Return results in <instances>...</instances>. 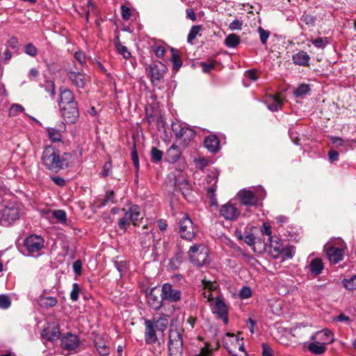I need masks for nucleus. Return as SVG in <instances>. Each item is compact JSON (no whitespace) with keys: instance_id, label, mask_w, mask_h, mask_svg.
Masks as SVG:
<instances>
[{"instance_id":"54","label":"nucleus","mask_w":356,"mask_h":356,"mask_svg":"<svg viewBox=\"0 0 356 356\" xmlns=\"http://www.w3.org/2000/svg\"><path fill=\"white\" fill-rule=\"evenodd\" d=\"M212 350L209 348V344L206 343L204 347L200 348L199 352L195 354V356H210Z\"/></svg>"},{"instance_id":"58","label":"nucleus","mask_w":356,"mask_h":356,"mask_svg":"<svg viewBox=\"0 0 356 356\" xmlns=\"http://www.w3.org/2000/svg\"><path fill=\"white\" fill-rule=\"evenodd\" d=\"M242 25H243V22L238 19H236L232 22H231L229 24V28L232 31L241 30L242 28Z\"/></svg>"},{"instance_id":"23","label":"nucleus","mask_w":356,"mask_h":356,"mask_svg":"<svg viewBox=\"0 0 356 356\" xmlns=\"http://www.w3.org/2000/svg\"><path fill=\"white\" fill-rule=\"evenodd\" d=\"M67 76L72 83L79 88H83L86 83V75L79 72L70 71Z\"/></svg>"},{"instance_id":"27","label":"nucleus","mask_w":356,"mask_h":356,"mask_svg":"<svg viewBox=\"0 0 356 356\" xmlns=\"http://www.w3.org/2000/svg\"><path fill=\"white\" fill-rule=\"evenodd\" d=\"M310 57L309 54L304 51H300L292 56V60L295 65L300 66H309Z\"/></svg>"},{"instance_id":"51","label":"nucleus","mask_w":356,"mask_h":356,"mask_svg":"<svg viewBox=\"0 0 356 356\" xmlns=\"http://www.w3.org/2000/svg\"><path fill=\"white\" fill-rule=\"evenodd\" d=\"M258 32L261 42L262 44H266L270 35L269 31L264 29L262 27H259Z\"/></svg>"},{"instance_id":"13","label":"nucleus","mask_w":356,"mask_h":356,"mask_svg":"<svg viewBox=\"0 0 356 356\" xmlns=\"http://www.w3.org/2000/svg\"><path fill=\"white\" fill-rule=\"evenodd\" d=\"M241 204L245 206H257L259 203V197L252 191L243 189L238 193Z\"/></svg>"},{"instance_id":"59","label":"nucleus","mask_w":356,"mask_h":356,"mask_svg":"<svg viewBox=\"0 0 356 356\" xmlns=\"http://www.w3.org/2000/svg\"><path fill=\"white\" fill-rule=\"evenodd\" d=\"M50 178H51V180L52 181H54V183L58 186L63 187L66 184L65 180L60 176L54 175V176H51Z\"/></svg>"},{"instance_id":"63","label":"nucleus","mask_w":356,"mask_h":356,"mask_svg":"<svg viewBox=\"0 0 356 356\" xmlns=\"http://www.w3.org/2000/svg\"><path fill=\"white\" fill-rule=\"evenodd\" d=\"M328 158L330 163H333L339 159V152L333 149H331L328 152Z\"/></svg>"},{"instance_id":"26","label":"nucleus","mask_w":356,"mask_h":356,"mask_svg":"<svg viewBox=\"0 0 356 356\" xmlns=\"http://www.w3.org/2000/svg\"><path fill=\"white\" fill-rule=\"evenodd\" d=\"M204 146L211 152L215 153L220 149V141L215 135H210L204 139Z\"/></svg>"},{"instance_id":"60","label":"nucleus","mask_w":356,"mask_h":356,"mask_svg":"<svg viewBox=\"0 0 356 356\" xmlns=\"http://www.w3.org/2000/svg\"><path fill=\"white\" fill-rule=\"evenodd\" d=\"M121 13H122V17L123 19L127 20L130 18L131 10L128 7H127L125 6H121Z\"/></svg>"},{"instance_id":"46","label":"nucleus","mask_w":356,"mask_h":356,"mask_svg":"<svg viewBox=\"0 0 356 356\" xmlns=\"http://www.w3.org/2000/svg\"><path fill=\"white\" fill-rule=\"evenodd\" d=\"M116 48L119 54H120L125 59H128L131 56V53L128 51L127 48L122 45L119 39H118V42L116 43Z\"/></svg>"},{"instance_id":"8","label":"nucleus","mask_w":356,"mask_h":356,"mask_svg":"<svg viewBox=\"0 0 356 356\" xmlns=\"http://www.w3.org/2000/svg\"><path fill=\"white\" fill-rule=\"evenodd\" d=\"M147 300L148 305L152 309L155 311L159 310L164 302L161 296V290L157 286L152 288L147 294Z\"/></svg>"},{"instance_id":"11","label":"nucleus","mask_w":356,"mask_h":356,"mask_svg":"<svg viewBox=\"0 0 356 356\" xmlns=\"http://www.w3.org/2000/svg\"><path fill=\"white\" fill-rule=\"evenodd\" d=\"M170 309L171 310L169 314H163L159 317H154L152 319L149 320V321L153 324V327L156 328L158 332L163 334L167 329L168 325V318L173 314L175 307L172 305L170 307Z\"/></svg>"},{"instance_id":"45","label":"nucleus","mask_w":356,"mask_h":356,"mask_svg":"<svg viewBox=\"0 0 356 356\" xmlns=\"http://www.w3.org/2000/svg\"><path fill=\"white\" fill-rule=\"evenodd\" d=\"M24 111V108L19 104H13L10 109L8 115L10 117L17 116L19 113H22Z\"/></svg>"},{"instance_id":"25","label":"nucleus","mask_w":356,"mask_h":356,"mask_svg":"<svg viewBox=\"0 0 356 356\" xmlns=\"http://www.w3.org/2000/svg\"><path fill=\"white\" fill-rule=\"evenodd\" d=\"M76 103L73 92L69 89H61L60 93L59 107Z\"/></svg>"},{"instance_id":"53","label":"nucleus","mask_w":356,"mask_h":356,"mask_svg":"<svg viewBox=\"0 0 356 356\" xmlns=\"http://www.w3.org/2000/svg\"><path fill=\"white\" fill-rule=\"evenodd\" d=\"M45 90L49 93L51 96H54L55 95V85L54 82L52 81H47L44 85Z\"/></svg>"},{"instance_id":"30","label":"nucleus","mask_w":356,"mask_h":356,"mask_svg":"<svg viewBox=\"0 0 356 356\" xmlns=\"http://www.w3.org/2000/svg\"><path fill=\"white\" fill-rule=\"evenodd\" d=\"M313 341L314 342L310 343L308 345V350L315 355H321L324 353L326 350L325 344L318 340Z\"/></svg>"},{"instance_id":"41","label":"nucleus","mask_w":356,"mask_h":356,"mask_svg":"<svg viewBox=\"0 0 356 356\" xmlns=\"http://www.w3.org/2000/svg\"><path fill=\"white\" fill-rule=\"evenodd\" d=\"M280 257L282 260L291 259L293 257V248L291 246H284L283 249L281 250Z\"/></svg>"},{"instance_id":"22","label":"nucleus","mask_w":356,"mask_h":356,"mask_svg":"<svg viewBox=\"0 0 356 356\" xmlns=\"http://www.w3.org/2000/svg\"><path fill=\"white\" fill-rule=\"evenodd\" d=\"M129 218L134 226H139L140 221L143 220L142 213L140 207L136 204L131 205L129 210L127 211Z\"/></svg>"},{"instance_id":"1","label":"nucleus","mask_w":356,"mask_h":356,"mask_svg":"<svg viewBox=\"0 0 356 356\" xmlns=\"http://www.w3.org/2000/svg\"><path fill=\"white\" fill-rule=\"evenodd\" d=\"M72 155L65 152L61 154L56 147L49 145L46 147L42 154L41 160L43 165L53 172L67 168L72 163Z\"/></svg>"},{"instance_id":"40","label":"nucleus","mask_w":356,"mask_h":356,"mask_svg":"<svg viewBox=\"0 0 356 356\" xmlns=\"http://www.w3.org/2000/svg\"><path fill=\"white\" fill-rule=\"evenodd\" d=\"M47 132L49 137L52 142L61 140L62 136L60 131L57 130L55 128L49 127L47 129Z\"/></svg>"},{"instance_id":"32","label":"nucleus","mask_w":356,"mask_h":356,"mask_svg":"<svg viewBox=\"0 0 356 356\" xmlns=\"http://www.w3.org/2000/svg\"><path fill=\"white\" fill-rule=\"evenodd\" d=\"M323 269V264L318 258L312 259L309 264V270L312 274L318 275L321 273Z\"/></svg>"},{"instance_id":"43","label":"nucleus","mask_w":356,"mask_h":356,"mask_svg":"<svg viewBox=\"0 0 356 356\" xmlns=\"http://www.w3.org/2000/svg\"><path fill=\"white\" fill-rule=\"evenodd\" d=\"M344 287L349 290H356V275L353 276L350 279H344L343 280Z\"/></svg>"},{"instance_id":"39","label":"nucleus","mask_w":356,"mask_h":356,"mask_svg":"<svg viewBox=\"0 0 356 356\" xmlns=\"http://www.w3.org/2000/svg\"><path fill=\"white\" fill-rule=\"evenodd\" d=\"M284 246L279 242L275 241L274 243L270 244V254L273 258H280V253Z\"/></svg>"},{"instance_id":"56","label":"nucleus","mask_w":356,"mask_h":356,"mask_svg":"<svg viewBox=\"0 0 356 356\" xmlns=\"http://www.w3.org/2000/svg\"><path fill=\"white\" fill-rule=\"evenodd\" d=\"M115 193L113 191H108L106 193L105 198L103 200L102 205L104 206L108 202H114Z\"/></svg>"},{"instance_id":"17","label":"nucleus","mask_w":356,"mask_h":356,"mask_svg":"<svg viewBox=\"0 0 356 356\" xmlns=\"http://www.w3.org/2000/svg\"><path fill=\"white\" fill-rule=\"evenodd\" d=\"M312 341H320L323 344H329L334 341L333 333L328 329H324L316 332L310 337Z\"/></svg>"},{"instance_id":"6","label":"nucleus","mask_w":356,"mask_h":356,"mask_svg":"<svg viewBox=\"0 0 356 356\" xmlns=\"http://www.w3.org/2000/svg\"><path fill=\"white\" fill-rule=\"evenodd\" d=\"M179 233L181 237L188 241H192L195 238L198 228L194 225L192 220L188 215L185 214L184 217L178 222Z\"/></svg>"},{"instance_id":"16","label":"nucleus","mask_w":356,"mask_h":356,"mask_svg":"<svg viewBox=\"0 0 356 356\" xmlns=\"http://www.w3.org/2000/svg\"><path fill=\"white\" fill-rule=\"evenodd\" d=\"M207 183L212 184L211 186H208L207 188V195L209 197L211 204L212 205H217V199L215 197V192L216 191V183L218 181V175L215 173L209 175L206 177Z\"/></svg>"},{"instance_id":"48","label":"nucleus","mask_w":356,"mask_h":356,"mask_svg":"<svg viewBox=\"0 0 356 356\" xmlns=\"http://www.w3.org/2000/svg\"><path fill=\"white\" fill-rule=\"evenodd\" d=\"M312 43L317 48L324 49L325 45L328 43L327 38H317L311 40Z\"/></svg>"},{"instance_id":"5","label":"nucleus","mask_w":356,"mask_h":356,"mask_svg":"<svg viewBox=\"0 0 356 356\" xmlns=\"http://www.w3.org/2000/svg\"><path fill=\"white\" fill-rule=\"evenodd\" d=\"M191 263L198 267L203 266L208 262V249L202 245H194L188 252Z\"/></svg>"},{"instance_id":"38","label":"nucleus","mask_w":356,"mask_h":356,"mask_svg":"<svg viewBox=\"0 0 356 356\" xmlns=\"http://www.w3.org/2000/svg\"><path fill=\"white\" fill-rule=\"evenodd\" d=\"M122 211H124V216L119 219L118 225L120 229L124 230V232L127 230V226L131 223L129 218V214L126 209H123Z\"/></svg>"},{"instance_id":"47","label":"nucleus","mask_w":356,"mask_h":356,"mask_svg":"<svg viewBox=\"0 0 356 356\" xmlns=\"http://www.w3.org/2000/svg\"><path fill=\"white\" fill-rule=\"evenodd\" d=\"M152 160L154 162H159L163 157V152L155 147H152L150 151Z\"/></svg>"},{"instance_id":"64","label":"nucleus","mask_w":356,"mask_h":356,"mask_svg":"<svg viewBox=\"0 0 356 356\" xmlns=\"http://www.w3.org/2000/svg\"><path fill=\"white\" fill-rule=\"evenodd\" d=\"M154 51L158 58H162L165 55V49L163 47L157 46L154 47Z\"/></svg>"},{"instance_id":"29","label":"nucleus","mask_w":356,"mask_h":356,"mask_svg":"<svg viewBox=\"0 0 356 356\" xmlns=\"http://www.w3.org/2000/svg\"><path fill=\"white\" fill-rule=\"evenodd\" d=\"M265 103L268 108L271 111H277L281 108L282 105V100L277 95H270L266 97Z\"/></svg>"},{"instance_id":"35","label":"nucleus","mask_w":356,"mask_h":356,"mask_svg":"<svg viewBox=\"0 0 356 356\" xmlns=\"http://www.w3.org/2000/svg\"><path fill=\"white\" fill-rule=\"evenodd\" d=\"M49 213L55 218L58 222L65 224L67 221L66 212L62 209H57L54 211H49Z\"/></svg>"},{"instance_id":"7","label":"nucleus","mask_w":356,"mask_h":356,"mask_svg":"<svg viewBox=\"0 0 356 356\" xmlns=\"http://www.w3.org/2000/svg\"><path fill=\"white\" fill-rule=\"evenodd\" d=\"M24 246L27 251V255L38 256L44 247V241L41 236L32 234L24 239Z\"/></svg>"},{"instance_id":"14","label":"nucleus","mask_w":356,"mask_h":356,"mask_svg":"<svg viewBox=\"0 0 356 356\" xmlns=\"http://www.w3.org/2000/svg\"><path fill=\"white\" fill-rule=\"evenodd\" d=\"M220 213L225 219L234 220L238 217L241 212L234 204L228 202L221 207Z\"/></svg>"},{"instance_id":"50","label":"nucleus","mask_w":356,"mask_h":356,"mask_svg":"<svg viewBox=\"0 0 356 356\" xmlns=\"http://www.w3.org/2000/svg\"><path fill=\"white\" fill-rule=\"evenodd\" d=\"M24 52L31 57H35L38 54V49L32 43H29L24 47Z\"/></svg>"},{"instance_id":"33","label":"nucleus","mask_w":356,"mask_h":356,"mask_svg":"<svg viewBox=\"0 0 356 356\" xmlns=\"http://www.w3.org/2000/svg\"><path fill=\"white\" fill-rule=\"evenodd\" d=\"M58 303L56 298L53 296L40 297L39 299V305L42 307H53Z\"/></svg>"},{"instance_id":"37","label":"nucleus","mask_w":356,"mask_h":356,"mask_svg":"<svg viewBox=\"0 0 356 356\" xmlns=\"http://www.w3.org/2000/svg\"><path fill=\"white\" fill-rule=\"evenodd\" d=\"M310 86L309 84H300L294 91L293 95L296 97H303L310 91Z\"/></svg>"},{"instance_id":"20","label":"nucleus","mask_w":356,"mask_h":356,"mask_svg":"<svg viewBox=\"0 0 356 356\" xmlns=\"http://www.w3.org/2000/svg\"><path fill=\"white\" fill-rule=\"evenodd\" d=\"M202 284L203 286L202 295L209 302H213L214 298L213 293L216 292L218 289L217 284L211 281H207L205 279L202 280Z\"/></svg>"},{"instance_id":"10","label":"nucleus","mask_w":356,"mask_h":356,"mask_svg":"<svg viewBox=\"0 0 356 356\" xmlns=\"http://www.w3.org/2000/svg\"><path fill=\"white\" fill-rule=\"evenodd\" d=\"M62 116L67 123L74 124L79 118V111L77 103H72L60 107Z\"/></svg>"},{"instance_id":"28","label":"nucleus","mask_w":356,"mask_h":356,"mask_svg":"<svg viewBox=\"0 0 356 356\" xmlns=\"http://www.w3.org/2000/svg\"><path fill=\"white\" fill-rule=\"evenodd\" d=\"M181 154V150L177 145L174 143L166 152V160L169 163H175L179 160Z\"/></svg>"},{"instance_id":"3","label":"nucleus","mask_w":356,"mask_h":356,"mask_svg":"<svg viewBox=\"0 0 356 356\" xmlns=\"http://www.w3.org/2000/svg\"><path fill=\"white\" fill-rule=\"evenodd\" d=\"M184 330L170 329L168 334V355L182 356L184 353Z\"/></svg>"},{"instance_id":"12","label":"nucleus","mask_w":356,"mask_h":356,"mask_svg":"<svg viewBox=\"0 0 356 356\" xmlns=\"http://www.w3.org/2000/svg\"><path fill=\"white\" fill-rule=\"evenodd\" d=\"M211 309L213 313L216 314L218 318L222 319L225 324L228 323V309L221 298L218 297L215 298Z\"/></svg>"},{"instance_id":"44","label":"nucleus","mask_w":356,"mask_h":356,"mask_svg":"<svg viewBox=\"0 0 356 356\" xmlns=\"http://www.w3.org/2000/svg\"><path fill=\"white\" fill-rule=\"evenodd\" d=\"M172 62L173 63V68L176 70L179 69L181 66L182 65V61L178 55V54L176 52L175 49H172Z\"/></svg>"},{"instance_id":"42","label":"nucleus","mask_w":356,"mask_h":356,"mask_svg":"<svg viewBox=\"0 0 356 356\" xmlns=\"http://www.w3.org/2000/svg\"><path fill=\"white\" fill-rule=\"evenodd\" d=\"M202 26L200 25L193 26L188 33L187 37V41L189 43H192L193 40L195 39L196 36L200 33Z\"/></svg>"},{"instance_id":"15","label":"nucleus","mask_w":356,"mask_h":356,"mask_svg":"<svg viewBox=\"0 0 356 356\" xmlns=\"http://www.w3.org/2000/svg\"><path fill=\"white\" fill-rule=\"evenodd\" d=\"M168 68L163 63L159 62L150 67V76L153 83L159 82L167 72Z\"/></svg>"},{"instance_id":"24","label":"nucleus","mask_w":356,"mask_h":356,"mask_svg":"<svg viewBox=\"0 0 356 356\" xmlns=\"http://www.w3.org/2000/svg\"><path fill=\"white\" fill-rule=\"evenodd\" d=\"M326 254L330 262L337 264L343 259V250L339 248L329 247L325 250Z\"/></svg>"},{"instance_id":"61","label":"nucleus","mask_w":356,"mask_h":356,"mask_svg":"<svg viewBox=\"0 0 356 356\" xmlns=\"http://www.w3.org/2000/svg\"><path fill=\"white\" fill-rule=\"evenodd\" d=\"M333 321L334 322H345V323H350V319L349 316H346L343 314H341L337 316H334L333 318Z\"/></svg>"},{"instance_id":"4","label":"nucleus","mask_w":356,"mask_h":356,"mask_svg":"<svg viewBox=\"0 0 356 356\" xmlns=\"http://www.w3.org/2000/svg\"><path fill=\"white\" fill-rule=\"evenodd\" d=\"M223 346L234 356H241L238 355L237 350L243 353L244 356H248L243 342V338L240 339L238 335L227 333L223 339Z\"/></svg>"},{"instance_id":"55","label":"nucleus","mask_w":356,"mask_h":356,"mask_svg":"<svg viewBox=\"0 0 356 356\" xmlns=\"http://www.w3.org/2000/svg\"><path fill=\"white\" fill-rule=\"evenodd\" d=\"M252 296V291L250 287L248 286H243L242 289L240 290L239 292V296L241 298L245 299L251 297Z\"/></svg>"},{"instance_id":"36","label":"nucleus","mask_w":356,"mask_h":356,"mask_svg":"<svg viewBox=\"0 0 356 356\" xmlns=\"http://www.w3.org/2000/svg\"><path fill=\"white\" fill-rule=\"evenodd\" d=\"M138 234L142 236V244H146L148 241H150L153 238L152 229L149 230L147 225H143L142 227V232H138Z\"/></svg>"},{"instance_id":"34","label":"nucleus","mask_w":356,"mask_h":356,"mask_svg":"<svg viewBox=\"0 0 356 356\" xmlns=\"http://www.w3.org/2000/svg\"><path fill=\"white\" fill-rule=\"evenodd\" d=\"M241 42V38L236 34H229L225 40V44L229 48H234L238 46Z\"/></svg>"},{"instance_id":"49","label":"nucleus","mask_w":356,"mask_h":356,"mask_svg":"<svg viewBox=\"0 0 356 356\" xmlns=\"http://www.w3.org/2000/svg\"><path fill=\"white\" fill-rule=\"evenodd\" d=\"M11 305V300L8 296L5 294L0 295V308L8 309Z\"/></svg>"},{"instance_id":"21","label":"nucleus","mask_w":356,"mask_h":356,"mask_svg":"<svg viewBox=\"0 0 356 356\" xmlns=\"http://www.w3.org/2000/svg\"><path fill=\"white\" fill-rule=\"evenodd\" d=\"M173 131L175 132L176 137L178 139H183L184 147H185L190 140L195 136L194 131L185 127H181L179 131H176V129L173 128Z\"/></svg>"},{"instance_id":"31","label":"nucleus","mask_w":356,"mask_h":356,"mask_svg":"<svg viewBox=\"0 0 356 356\" xmlns=\"http://www.w3.org/2000/svg\"><path fill=\"white\" fill-rule=\"evenodd\" d=\"M95 345L99 354L102 356H107L110 353V348L106 342L101 338H97L95 341Z\"/></svg>"},{"instance_id":"9","label":"nucleus","mask_w":356,"mask_h":356,"mask_svg":"<svg viewBox=\"0 0 356 356\" xmlns=\"http://www.w3.org/2000/svg\"><path fill=\"white\" fill-rule=\"evenodd\" d=\"M161 296L165 301L177 302L181 298V291L175 289L170 283H165L161 287Z\"/></svg>"},{"instance_id":"18","label":"nucleus","mask_w":356,"mask_h":356,"mask_svg":"<svg viewBox=\"0 0 356 356\" xmlns=\"http://www.w3.org/2000/svg\"><path fill=\"white\" fill-rule=\"evenodd\" d=\"M79 344L78 337L72 334H67L61 339L60 346L67 350H75Z\"/></svg>"},{"instance_id":"57","label":"nucleus","mask_w":356,"mask_h":356,"mask_svg":"<svg viewBox=\"0 0 356 356\" xmlns=\"http://www.w3.org/2000/svg\"><path fill=\"white\" fill-rule=\"evenodd\" d=\"M330 139L336 147H343L346 145L345 140L340 137L330 136Z\"/></svg>"},{"instance_id":"62","label":"nucleus","mask_w":356,"mask_h":356,"mask_svg":"<svg viewBox=\"0 0 356 356\" xmlns=\"http://www.w3.org/2000/svg\"><path fill=\"white\" fill-rule=\"evenodd\" d=\"M262 355L263 356H274L273 350L266 343H262Z\"/></svg>"},{"instance_id":"19","label":"nucleus","mask_w":356,"mask_h":356,"mask_svg":"<svg viewBox=\"0 0 356 356\" xmlns=\"http://www.w3.org/2000/svg\"><path fill=\"white\" fill-rule=\"evenodd\" d=\"M152 325L149 319L145 321V341L147 344L155 343L158 340L157 331Z\"/></svg>"},{"instance_id":"52","label":"nucleus","mask_w":356,"mask_h":356,"mask_svg":"<svg viewBox=\"0 0 356 356\" xmlns=\"http://www.w3.org/2000/svg\"><path fill=\"white\" fill-rule=\"evenodd\" d=\"M80 287L77 283L72 284V289L70 293V298L73 301H76L79 298Z\"/></svg>"},{"instance_id":"2","label":"nucleus","mask_w":356,"mask_h":356,"mask_svg":"<svg viewBox=\"0 0 356 356\" xmlns=\"http://www.w3.org/2000/svg\"><path fill=\"white\" fill-rule=\"evenodd\" d=\"M23 213V206L18 202H8L0 209V225L9 226L19 219Z\"/></svg>"}]
</instances>
